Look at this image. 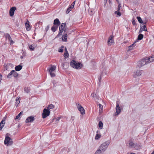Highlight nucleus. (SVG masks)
<instances>
[{
	"mask_svg": "<svg viewBox=\"0 0 154 154\" xmlns=\"http://www.w3.org/2000/svg\"><path fill=\"white\" fill-rule=\"evenodd\" d=\"M110 143V140H107L99 146L98 149H99L102 152H104L107 149Z\"/></svg>",
	"mask_w": 154,
	"mask_h": 154,
	"instance_id": "f257e3e1",
	"label": "nucleus"
},
{
	"mask_svg": "<svg viewBox=\"0 0 154 154\" xmlns=\"http://www.w3.org/2000/svg\"><path fill=\"white\" fill-rule=\"evenodd\" d=\"M70 65L72 67L76 69H81L82 66L80 63L76 62L74 60H72L70 62Z\"/></svg>",
	"mask_w": 154,
	"mask_h": 154,
	"instance_id": "f03ea898",
	"label": "nucleus"
},
{
	"mask_svg": "<svg viewBox=\"0 0 154 154\" xmlns=\"http://www.w3.org/2000/svg\"><path fill=\"white\" fill-rule=\"evenodd\" d=\"M18 74L17 72L14 70H11L8 75L7 78L8 79H10L13 76L14 78H17L18 76Z\"/></svg>",
	"mask_w": 154,
	"mask_h": 154,
	"instance_id": "7ed1b4c3",
	"label": "nucleus"
},
{
	"mask_svg": "<svg viewBox=\"0 0 154 154\" xmlns=\"http://www.w3.org/2000/svg\"><path fill=\"white\" fill-rule=\"evenodd\" d=\"M4 143L7 146L11 145L13 143L12 139L9 136H7L5 138Z\"/></svg>",
	"mask_w": 154,
	"mask_h": 154,
	"instance_id": "20e7f679",
	"label": "nucleus"
},
{
	"mask_svg": "<svg viewBox=\"0 0 154 154\" xmlns=\"http://www.w3.org/2000/svg\"><path fill=\"white\" fill-rule=\"evenodd\" d=\"M66 26V23H62L59 27V32L57 36V37H58L60 35H61Z\"/></svg>",
	"mask_w": 154,
	"mask_h": 154,
	"instance_id": "39448f33",
	"label": "nucleus"
},
{
	"mask_svg": "<svg viewBox=\"0 0 154 154\" xmlns=\"http://www.w3.org/2000/svg\"><path fill=\"white\" fill-rule=\"evenodd\" d=\"M147 62L148 61L147 60H146V58L144 59H142L138 62V67L139 68H140L142 66H143L145 64H148V63Z\"/></svg>",
	"mask_w": 154,
	"mask_h": 154,
	"instance_id": "423d86ee",
	"label": "nucleus"
},
{
	"mask_svg": "<svg viewBox=\"0 0 154 154\" xmlns=\"http://www.w3.org/2000/svg\"><path fill=\"white\" fill-rule=\"evenodd\" d=\"M50 111L46 109L45 108L43 109V113L42 114V117L45 119L50 115Z\"/></svg>",
	"mask_w": 154,
	"mask_h": 154,
	"instance_id": "0eeeda50",
	"label": "nucleus"
},
{
	"mask_svg": "<svg viewBox=\"0 0 154 154\" xmlns=\"http://www.w3.org/2000/svg\"><path fill=\"white\" fill-rule=\"evenodd\" d=\"M116 112L114 113V115L115 116H117L121 112V108L119 106V102L118 101H117L116 102Z\"/></svg>",
	"mask_w": 154,
	"mask_h": 154,
	"instance_id": "6e6552de",
	"label": "nucleus"
},
{
	"mask_svg": "<svg viewBox=\"0 0 154 154\" xmlns=\"http://www.w3.org/2000/svg\"><path fill=\"white\" fill-rule=\"evenodd\" d=\"M129 145L131 148H134L135 149H138L139 148V146L137 144L134 143L131 140L129 141Z\"/></svg>",
	"mask_w": 154,
	"mask_h": 154,
	"instance_id": "1a4fd4ad",
	"label": "nucleus"
},
{
	"mask_svg": "<svg viewBox=\"0 0 154 154\" xmlns=\"http://www.w3.org/2000/svg\"><path fill=\"white\" fill-rule=\"evenodd\" d=\"M4 36L5 38L9 41L10 45H12L14 43V42L12 40L9 34L6 33L5 34Z\"/></svg>",
	"mask_w": 154,
	"mask_h": 154,
	"instance_id": "9d476101",
	"label": "nucleus"
},
{
	"mask_svg": "<svg viewBox=\"0 0 154 154\" xmlns=\"http://www.w3.org/2000/svg\"><path fill=\"white\" fill-rule=\"evenodd\" d=\"M76 105L77 106L78 110L80 111L82 115L85 114V110L84 108L81 106V105L79 104V103H77L76 104Z\"/></svg>",
	"mask_w": 154,
	"mask_h": 154,
	"instance_id": "9b49d317",
	"label": "nucleus"
},
{
	"mask_svg": "<svg viewBox=\"0 0 154 154\" xmlns=\"http://www.w3.org/2000/svg\"><path fill=\"white\" fill-rule=\"evenodd\" d=\"M35 120L34 117L30 116L28 117L25 121L26 123H31L33 122Z\"/></svg>",
	"mask_w": 154,
	"mask_h": 154,
	"instance_id": "f8f14e48",
	"label": "nucleus"
},
{
	"mask_svg": "<svg viewBox=\"0 0 154 154\" xmlns=\"http://www.w3.org/2000/svg\"><path fill=\"white\" fill-rule=\"evenodd\" d=\"M113 35H111L107 41V43L109 45H111L114 42V40L113 39Z\"/></svg>",
	"mask_w": 154,
	"mask_h": 154,
	"instance_id": "ddd939ff",
	"label": "nucleus"
},
{
	"mask_svg": "<svg viewBox=\"0 0 154 154\" xmlns=\"http://www.w3.org/2000/svg\"><path fill=\"white\" fill-rule=\"evenodd\" d=\"M75 3V1H74L73 3H72L70 6L68 8H67V11H66V13L67 14H68L70 11H71L72 9L73 8L74 5Z\"/></svg>",
	"mask_w": 154,
	"mask_h": 154,
	"instance_id": "4468645a",
	"label": "nucleus"
},
{
	"mask_svg": "<svg viewBox=\"0 0 154 154\" xmlns=\"http://www.w3.org/2000/svg\"><path fill=\"white\" fill-rule=\"evenodd\" d=\"M6 118L4 117L3 118L1 122L0 123V130H2L3 127L5 125V122L6 120Z\"/></svg>",
	"mask_w": 154,
	"mask_h": 154,
	"instance_id": "2eb2a0df",
	"label": "nucleus"
},
{
	"mask_svg": "<svg viewBox=\"0 0 154 154\" xmlns=\"http://www.w3.org/2000/svg\"><path fill=\"white\" fill-rule=\"evenodd\" d=\"M146 60L148 61V63H149L151 62L154 61V55L150 56L149 57L146 58Z\"/></svg>",
	"mask_w": 154,
	"mask_h": 154,
	"instance_id": "dca6fc26",
	"label": "nucleus"
},
{
	"mask_svg": "<svg viewBox=\"0 0 154 154\" xmlns=\"http://www.w3.org/2000/svg\"><path fill=\"white\" fill-rule=\"evenodd\" d=\"M16 9L15 7H12L10 10L9 14L10 16H12L14 15V11Z\"/></svg>",
	"mask_w": 154,
	"mask_h": 154,
	"instance_id": "f3484780",
	"label": "nucleus"
},
{
	"mask_svg": "<svg viewBox=\"0 0 154 154\" xmlns=\"http://www.w3.org/2000/svg\"><path fill=\"white\" fill-rule=\"evenodd\" d=\"M67 33H64L62 37V40L63 41L66 42L67 41Z\"/></svg>",
	"mask_w": 154,
	"mask_h": 154,
	"instance_id": "a211bd4d",
	"label": "nucleus"
},
{
	"mask_svg": "<svg viewBox=\"0 0 154 154\" xmlns=\"http://www.w3.org/2000/svg\"><path fill=\"white\" fill-rule=\"evenodd\" d=\"M25 25L27 30L29 31L31 29L30 26L29 24V22L27 20L25 23Z\"/></svg>",
	"mask_w": 154,
	"mask_h": 154,
	"instance_id": "6ab92c4d",
	"label": "nucleus"
},
{
	"mask_svg": "<svg viewBox=\"0 0 154 154\" xmlns=\"http://www.w3.org/2000/svg\"><path fill=\"white\" fill-rule=\"evenodd\" d=\"M56 69V66H52L51 67L48 68L47 70L49 72H52L54 71Z\"/></svg>",
	"mask_w": 154,
	"mask_h": 154,
	"instance_id": "aec40b11",
	"label": "nucleus"
},
{
	"mask_svg": "<svg viewBox=\"0 0 154 154\" xmlns=\"http://www.w3.org/2000/svg\"><path fill=\"white\" fill-rule=\"evenodd\" d=\"M60 22L59 20L57 18L55 19L54 22V25H57L58 26L60 25Z\"/></svg>",
	"mask_w": 154,
	"mask_h": 154,
	"instance_id": "412c9836",
	"label": "nucleus"
},
{
	"mask_svg": "<svg viewBox=\"0 0 154 154\" xmlns=\"http://www.w3.org/2000/svg\"><path fill=\"white\" fill-rule=\"evenodd\" d=\"M96 132L97 134L95 138L96 140H98L101 137V135L100 133L99 134V132L98 131H97Z\"/></svg>",
	"mask_w": 154,
	"mask_h": 154,
	"instance_id": "4be33fe9",
	"label": "nucleus"
},
{
	"mask_svg": "<svg viewBox=\"0 0 154 154\" xmlns=\"http://www.w3.org/2000/svg\"><path fill=\"white\" fill-rule=\"evenodd\" d=\"M22 68V66L20 65H19L15 67V71H19Z\"/></svg>",
	"mask_w": 154,
	"mask_h": 154,
	"instance_id": "5701e85b",
	"label": "nucleus"
},
{
	"mask_svg": "<svg viewBox=\"0 0 154 154\" xmlns=\"http://www.w3.org/2000/svg\"><path fill=\"white\" fill-rule=\"evenodd\" d=\"M143 73L142 70H137L135 72V75L137 76H140V75Z\"/></svg>",
	"mask_w": 154,
	"mask_h": 154,
	"instance_id": "b1692460",
	"label": "nucleus"
},
{
	"mask_svg": "<svg viewBox=\"0 0 154 154\" xmlns=\"http://www.w3.org/2000/svg\"><path fill=\"white\" fill-rule=\"evenodd\" d=\"M36 45L35 44H33L29 46V48L30 50L33 51L34 50L35 48L36 47Z\"/></svg>",
	"mask_w": 154,
	"mask_h": 154,
	"instance_id": "393cba45",
	"label": "nucleus"
},
{
	"mask_svg": "<svg viewBox=\"0 0 154 154\" xmlns=\"http://www.w3.org/2000/svg\"><path fill=\"white\" fill-rule=\"evenodd\" d=\"M69 56V54L66 48H65V51L64 54V57L65 58L68 57Z\"/></svg>",
	"mask_w": 154,
	"mask_h": 154,
	"instance_id": "a878e982",
	"label": "nucleus"
},
{
	"mask_svg": "<svg viewBox=\"0 0 154 154\" xmlns=\"http://www.w3.org/2000/svg\"><path fill=\"white\" fill-rule=\"evenodd\" d=\"M136 41L134 42L133 44H132V45H131L128 47L129 50H131L133 49V48L135 46V43H136Z\"/></svg>",
	"mask_w": 154,
	"mask_h": 154,
	"instance_id": "bb28decb",
	"label": "nucleus"
},
{
	"mask_svg": "<svg viewBox=\"0 0 154 154\" xmlns=\"http://www.w3.org/2000/svg\"><path fill=\"white\" fill-rule=\"evenodd\" d=\"M58 28V26H53L51 28V30L53 32H54L57 30Z\"/></svg>",
	"mask_w": 154,
	"mask_h": 154,
	"instance_id": "cd10ccee",
	"label": "nucleus"
},
{
	"mask_svg": "<svg viewBox=\"0 0 154 154\" xmlns=\"http://www.w3.org/2000/svg\"><path fill=\"white\" fill-rule=\"evenodd\" d=\"M140 29L142 31H147V29L146 28V26L145 25H143V26H141V29Z\"/></svg>",
	"mask_w": 154,
	"mask_h": 154,
	"instance_id": "c85d7f7f",
	"label": "nucleus"
},
{
	"mask_svg": "<svg viewBox=\"0 0 154 154\" xmlns=\"http://www.w3.org/2000/svg\"><path fill=\"white\" fill-rule=\"evenodd\" d=\"M54 106L52 104L49 105L47 107V109L49 110L50 109H52L54 108Z\"/></svg>",
	"mask_w": 154,
	"mask_h": 154,
	"instance_id": "c756f323",
	"label": "nucleus"
},
{
	"mask_svg": "<svg viewBox=\"0 0 154 154\" xmlns=\"http://www.w3.org/2000/svg\"><path fill=\"white\" fill-rule=\"evenodd\" d=\"M103 124L101 121L99 122L98 126L100 129H102L103 127Z\"/></svg>",
	"mask_w": 154,
	"mask_h": 154,
	"instance_id": "7c9ffc66",
	"label": "nucleus"
},
{
	"mask_svg": "<svg viewBox=\"0 0 154 154\" xmlns=\"http://www.w3.org/2000/svg\"><path fill=\"white\" fill-rule=\"evenodd\" d=\"M98 105L99 106V109L100 112H101L103 110V106L100 104H99Z\"/></svg>",
	"mask_w": 154,
	"mask_h": 154,
	"instance_id": "2f4dec72",
	"label": "nucleus"
},
{
	"mask_svg": "<svg viewBox=\"0 0 154 154\" xmlns=\"http://www.w3.org/2000/svg\"><path fill=\"white\" fill-rule=\"evenodd\" d=\"M143 34H140L138 36V38H137V40H141L143 38Z\"/></svg>",
	"mask_w": 154,
	"mask_h": 154,
	"instance_id": "473e14b6",
	"label": "nucleus"
},
{
	"mask_svg": "<svg viewBox=\"0 0 154 154\" xmlns=\"http://www.w3.org/2000/svg\"><path fill=\"white\" fill-rule=\"evenodd\" d=\"M24 91L26 93H29L30 91L29 88L27 87H25L24 88Z\"/></svg>",
	"mask_w": 154,
	"mask_h": 154,
	"instance_id": "72a5a7b5",
	"label": "nucleus"
},
{
	"mask_svg": "<svg viewBox=\"0 0 154 154\" xmlns=\"http://www.w3.org/2000/svg\"><path fill=\"white\" fill-rule=\"evenodd\" d=\"M137 19L139 22L140 23H143V22L142 20L140 17H137Z\"/></svg>",
	"mask_w": 154,
	"mask_h": 154,
	"instance_id": "f704fd0d",
	"label": "nucleus"
},
{
	"mask_svg": "<svg viewBox=\"0 0 154 154\" xmlns=\"http://www.w3.org/2000/svg\"><path fill=\"white\" fill-rule=\"evenodd\" d=\"M23 113V112H21L17 115L15 118V119H17L19 118L20 115Z\"/></svg>",
	"mask_w": 154,
	"mask_h": 154,
	"instance_id": "c9c22d12",
	"label": "nucleus"
},
{
	"mask_svg": "<svg viewBox=\"0 0 154 154\" xmlns=\"http://www.w3.org/2000/svg\"><path fill=\"white\" fill-rule=\"evenodd\" d=\"M115 14H117L118 15L120 16L122 15L121 13L119 12V11H116L115 12Z\"/></svg>",
	"mask_w": 154,
	"mask_h": 154,
	"instance_id": "e433bc0d",
	"label": "nucleus"
},
{
	"mask_svg": "<svg viewBox=\"0 0 154 154\" xmlns=\"http://www.w3.org/2000/svg\"><path fill=\"white\" fill-rule=\"evenodd\" d=\"M20 103V99L19 98H17L16 99V102L15 103L17 104V105L19 104Z\"/></svg>",
	"mask_w": 154,
	"mask_h": 154,
	"instance_id": "4c0bfd02",
	"label": "nucleus"
},
{
	"mask_svg": "<svg viewBox=\"0 0 154 154\" xmlns=\"http://www.w3.org/2000/svg\"><path fill=\"white\" fill-rule=\"evenodd\" d=\"M94 154H102V152L99 150V149H97Z\"/></svg>",
	"mask_w": 154,
	"mask_h": 154,
	"instance_id": "58836bf2",
	"label": "nucleus"
},
{
	"mask_svg": "<svg viewBox=\"0 0 154 154\" xmlns=\"http://www.w3.org/2000/svg\"><path fill=\"white\" fill-rule=\"evenodd\" d=\"M51 77H54L55 76V74L52 72H49Z\"/></svg>",
	"mask_w": 154,
	"mask_h": 154,
	"instance_id": "ea45409f",
	"label": "nucleus"
},
{
	"mask_svg": "<svg viewBox=\"0 0 154 154\" xmlns=\"http://www.w3.org/2000/svg\"><path fill=\"white\" fill-rule=\"evenodd\" d=\"M91 96L92 97L94 98V99H95V98L96 97H97V96L96 95V94H94V93H92L91 94Z\"/></svg>",
	"mask_w": 154,
	"mask_h": 154,
	"instance_id": "a19ab883",
	"label": "nucleus"
},
{
	"mask_svg": "<svg viewBox=\"0 0 154 154\" xmlns=\"http://www.w3.org/2000/svg\"><path fill=\"white\" fill-rule=\"evenodd\" d=\"M64 48V46H62L61 47V48L60 49L58 50V51L59 52H62L63 51V50L62 48Z\"/></svg>",
	"mask_w": 154,
	"mask_h": 154,
	"instance_id": "79ce46f5",
	"label": "nucleus"
},
{
	"mask_svg": "<svg viewBox=\"0 0 154 154\" xmlns=\"http://www.w3.org/2000/svg\"><path fill=\"white\" fill-rule=\"evenodd\" d=\"M121 7L120 4H119L118 6V10L117 11H119L120 10Z\"/></svg>",
	"mask_w": 154,
	"mask_h": 154,
	"instance_id": "37998d69",
	"label": "nucleus"
},
{
	"mask_svg": "<svg viewBox=\"0 0 154 154\" xmlns=\"http://www.w3.org/2000/svg\"><path fill=\"white\" fill-rule=\"evenodd\" d=\"M49 25H48L45 28V31L46 32H47L49 29Z\"/></svg>",
	"mask_w": 154,
	"mask_h": 154,
	"instance_id": "c03bdc74",
	"label": "nucleus"
},
{
	"mask_svg": "<svg viewBox=\"0 0 154 154\" xmlns=\"http://www.w3.org/2000/svg\"><path fill=\"white\" fill-rule=\"evenodd\" d=\"M132 23L134 25H136V22L135 20H133V21H132Z\"/></svg>",
	"mask_w": 154,
	"mask_h": 154,
	"instance_id": "a18cd8bd",
	"label": "nucleus"
},
{
	"mask_svg": "<svg viewBox=\"0 0 154 154\" xmlns=\"http://www.w3.org/2000/svg\"><path fill=\"white\" fill-rule=\"evenodd\" d=\"M26 53L24 52H23L22 53V55L24 57H25L26 56Z\"/></svg>",
	"mask_w": 154,
	"mask_h": 154,
	"instance_id": "49530a36",
	"label": "nucleus"
},
{
	"mask_svg": "<svg viewBox=\"0 0 154 154\" xmlns=\"http://www.w3.org/2000/svg\"><path fill=\"white\" fill-rule=\"evenodd\" d=\"M98 80H99L98 83L100 84L101 83V77H100L99 78Z\"/></svg>",
	"mask_w": 154,
	"mask_h": 154,
	"instance_id": "de8ad7c7",
	"label": "nucleus"
},
{
	"mask_svg": "<svg viewBox=\"0 0 154 154\" xmlns=\"http://www.w3.org/2000/svg\"><path fill=\"white\" fill-rule=\"evenodd\" d=\"M60 117H57L56 119V120L57 121H58L60 120Z\"/></svg>",
	"mask_w": 154,
	"mask_h": 154,
	"instance_id": "09e8293b",
	"label": "nucleus"
},
{
	"mask_svg": "<svg viewBox=\"0 0 154 154\" xmlns=\"http://www.w3.org/2000/svg\"><path fill=\"white\" fill-rule=\"evenodd\" d=\"M107 0H105V5L107 3Z\"/></svg>",
	"mask_w": 154,
	"mask_h": 154,
	"instance_id": "8fccbe9b",
	"label": "nucleus"
},
{
	"mask_svg": "<svg viewBox=\"0 0 154 154\" xmlns=\"http://www.w3.org/2000/svg\"><path fill=\"white\" fill-rule=\"evenodd\" d=\"M24 57L23 56V55H22V56H20V58H21V59H22L23 58V57Z\"/></svg>",
	"mask_w": 154,
	"mask_h": 154,
	"instance_id": "3c124183",
	"label": "nucleus"
},
{
	"mask_svg": "<svg viewBox=\"0 0 154 154\" xmlns=\"http://www.w3.org/2000/svg\"><path fill=\"white\" fill-rule=\"evenodd\" d=\"M55 82V80H53V84L54 85V82Z\"/></svg>",
	"mask_w": 154,
	"mask_h": 154,
	"instance_id": "603ef678",
	"label": "nucleus"
},
{
	"mask_svg": "<svg viewBox=\"0 0 154 154\" xmlns=\"http://www.w3.org/2000/svg\"><path fill=\"white\" fill-rule=\"evenodd\" d=\"M151 154H154V150L152 152Z\"/></svg>",
	"mask_w": 154,
	"mask_h": 154,
	"instance_id": "864d4df0",
	"label": "nucleus"
},
{
	"mask_svg": "<svg viewBox=\"0 0 154 154\" xmlns=\"http://www.w3.org/2000/svg\"><path fill=\"white\" fill-rule=\"evenodd\" d=\"M118 2H119V0H116Z\"/></svg>",
	"mask_w": 154,
	"mask_h": 154,
	"instance_id": "5fc2aeb1",
	"label": "nucleus"
},
{
	"mask_svg": "<svg viewBox=\"0 0 154 154\" xmlns=\"http://www.w3.org/2000/svg\"><path fill=\"white\" fill-rule=\"evenodd\" d=\"M66 29H65V30H64V32H65V31H66Z\"/></svg>",
	"mask_w": 154,
	"mask_h": 154,
	"instance_id": "6e6d98bb",
	"label": "nucleus"
},
{
	"mask_svg": "<svg viewBox=\"0 0 154 154\" xmlns=\"http://www.w3.org/2000/svg\"><path fill=\"white\" fill-rule=\"evenodd\" d=\"M109 3H110V0H109Z\"/></svg>",
	"mask_w": 154,
	"mask_h": 154,
	"instance_id": "4d7b16f0",
	"label": "nucleus"
}]
</instances>
